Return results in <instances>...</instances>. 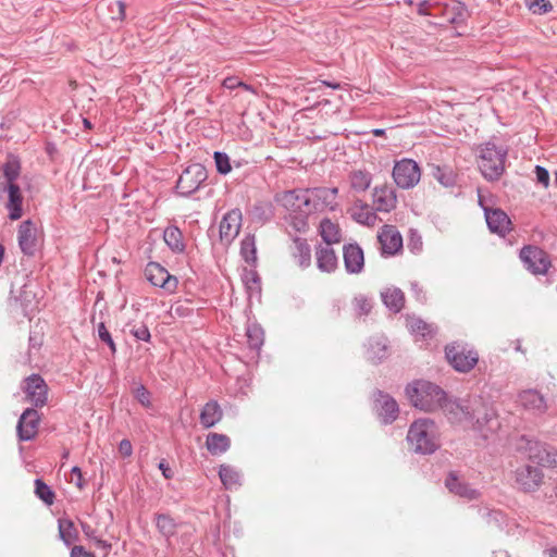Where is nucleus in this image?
<instances>
[{"label":"nucleus","instance_id":"obj_12","mask_svg":"<svg viewBox=\"0 0 557 557\" xmlns=\"http://www.w3.org/2000/svg\"><path fill=\"white\" fill-rule=\"evenodd\" d=\"M17 243L23 255L34 257L38 250V227L32 220L23 221L17 230Z\"/></svg>","mask_w":557,"mask_h":557},{"label":"nucleus","instance_id":"obj_48","mask_svg":"<svg viewBox=\"0 0 557 557\" xmlns=\"http://www.w3.org/2000/svg\"><path fill=\"white\" fill-rule=\"evenodd\" d=\"M524 4L534 14H545L553 10V5L547 0H524Z\"/></svg>","mask_w":557,"mask_h":557},{"label":"nucleus","instance_id":"obj_4","mask_svg":"<svg viewBox=\"0 0 557 557\" xmlns=\"http://www.w3.org/2000/svg\"><path fill=\"white\" fill-rule=\"evenodd\" d=\"M507 153L506 148L497 147L492 141L481 145L478 164L484 178L493 182L503 175Z\"/></svg>","mask_w":557,"mask_h":557},{"label":"nucleus","instance_id":"obj_25","mask_svg":"<svg viewBox=\"0 0 557 557\" xmlns=\"http://www.w3.org/2000/svg\"><path fill=\"white\" fill-rule=\"evenodd\" d=\"M317 267L321 272L332 273L337 269L338 259L334 249L329 245H318L315 247Z\"/></svg>","mask_w":557,"mask_h":557},{"label":"nucleus","instance_id":"obj_35","mask_svg":"<svg viewBox=\"0 0 557 557\" xmlns=\"http://www.w3.org/2000/svg\"><path fill=\"white\" fill-rule=\"evenodd\" d=\"M219 476L226 490H237L242 485L240 473L228 465L220 466Z\"/></svg>","mask_w":557,"mask_h":557},{"label":"nucleus","instance_id":"obj_6","mask_svg":"<svg viewBox=\"0 0 557 557\" xmlns=\"http://www.w3.org/2000/svg\"><path fill=\"white\" fill-rule=\"evenodd\" d=\"M543 467L523 465L515 471V483L519 491L523 493H534L540 490L544 483Z\"/></svg>","mask_w":557,"mask_h":557},{"label":"nucleus","instance_id":"obj_49","mask_svg":"<svg viewBox=\"0 0 557 557\" xmlns=\"http://www.w3.org/2000/svg\"><path fill=\"white\" fill-rule=\"evenodd\" d=\"M434 177L445 187H451L456 183V177L450 170L436 168Z\"/></svg>","mask_w":557,"mask_h":557},{"label":"nucleus","instance_id":"obj_53","mask_svg":"<svg viewBox=\"0 0 557 557\" xmlns=\"http://www.w3.org/2000/svg\"><path fill=\"white\" fill-rule=\"evenodd\" d=\"M97 331H98V336L101 339V342L106 343L109 346L112 354H115V351H116L115 343L103 322H100L98 324Z\"/></svg>","mask_w":557,"mask_h":557},{"label":"nucleus","instance_id":"obj_32","mask_svg":"<svg viewBox=\"0 0 557 557\" xmlns=\"http://www.w3.org/2000/svg\"><path fill=\"white\" fill-rule=\"evenodd\" d=\"M163 239L174 253H183L185 251L186 246L183 234L177 226H168L163 232Z\"/></svg>","mask_w":557,"mask_h":557},{"label":"nucleus","instance_id":"obj_9","mask_svg":"<svg viewBox=\"0 0 557 557\" xmlns=\"http://www.w3.org/2000/svg\"><path fill=\"white\" fill-rule=\"evenodd\" d=\"M446 358L458 372H469L478 363L479 356L473 350H466L459 345H449L445 349Z\"/></svg>","mask_w":557,"mask_h":557},{"label":"nucleus","instance_id":"obj_51","mask_svg":"<svg viewBox=\"0 0 557 557\" xmlns=\"http://www.w3.org/2000/svg\"><path fill=\"white\" fill-rule=\"evenodd\" d=\"M482 517L488 524H496L502 527L505 522V515L500 510L484 509L482 510Z\"/></svg>","mask_w":557,"mask_h":557},{"label":"nucleus","instance_id":"obj_29","mask_svg":"<svg viewBox=\"0 0 557 557\" xmlns=\"http://www.w3.org/2000/svg\"><path fill=\"white\" fill-rule=\"evenodd\" d=\"M383 304L393 312L398 313L405 306V295L398 287H387L381 293Z\"/></svg>","mask_w":557,"mask_h":557},{"label":"nucleus","instance_id":"obj_22","mask_svg":"<svg viewBox=\"0 0 557 557\" xmlns=\"http://www.w3.org/2000/svg\"><path fill=\"white\" fill-rule=\"evenodd\" d=\"M484 214L488 230L492 233L505 236L510 231L511 221L507 213L500 209L484 208Z\"/></svg>","mask_w":557,"mask_h":557},{"label":"nucleus","instance_id":"obj_60","mask_svg":"<svg viewBox=\"0 0 557 557\" xmlns=\"http://www.w3.org/2000/svg\"><path fill=\"white\" fill-rule=\"evenodd\" d=\"M71 473L73 475H75L76 478V482H75V485L78 487V488H83L84 487V480H83V473H82V470L79 467L75 466L71 469Z\"/></svg>","mask_w":557,"mask_h":557},{"label":"nucleus","instance_id":"obj_5","mask_svg":"<svg viewBox=\"0 0 557 557\" xmlns=\"http://www.w3.org/2000/svg\"><path fill=\"white\" fill-rule=\"evenodd\" d=\"M392 175L399 188L410 189L420 182L421 170L416 161L404 158L395 162Z\"/></svg>","mask_w":557,"mask_h":557},{"label":"nucleus","instance_id":"obj_43","mask_svg":"<svg viewBox=\"0 0 557 557\" xmlns=\"http://www.w3.org/2000/svg\"><path fill=\"white\" fill-rule=\"evenodd\" d=\"M157 528L166 537L172 536L176 530V523L169 515L160 513L157 516Z\"/></svg>","mask_w":557,"mask_h":557},{"label":"nucleus","instance_id":"obj_54","mask_svg":"<svg viewBox=\"0 0 557 557\" xmlns=\"http://www.w3.org/2000/svg\"><path fill=\"white\" fill-rule=\"evenodd\" d=\"M129 333L138 341L143 342H149L150 341V332L147 325L140 324V325H133L129 330Z\"/></svg>","mask_w":557,"mask_h":557},{"label":"nucleus","instance_id":"obj_61","mask_svg":"<svg viewBox=\"0 0 557 557\" xmlns=\"http://www.w3.org/2000/svg\"><path fill=\"white\" fill-rule=\"evenodd\" d=\"M414 236H416V233H413V232H412V233H411V237H410V242H409L408 246L410 247V249H411L412 251H414V250H421V248H422V240H421V237H420V236H418V237H417V239H416V238H414Z\"/></svg>","mask_w":557,"mask_h":557},{"label":"nucleus","instance_id":"obj_45","mask_svg":"<svg viewBox=\"0 0 557 557\" xmlns=\"http://www.w3.org/2000/svg\"><path fill=\"white\" fill-rule=\"evenodd\" d=\"M243 282L246 286L247 292L249 293V296L258 295L260 294L261 286H260V277L255 271H247L243 276Z\"/></svg>","mask_w":557,"mask_h":557},{"label":"nucleus","instance_id":"obj_8","mask_svg":"<svg viewBox=\"0 0 557 557\" xmlns=\"http://www.w3.org/2000/svg\"><path fill=\"white\" fill-rule=\"evenodd\" d=\"M275 201L290 212H311V198L308 189L285 190L275 195Z\"/></svg>","mask_w":557,"mask_h":557},{"label":"nucleus","instance_id":"obj_24","mask_svg":"<svg viewBox=\"0 0 557 557\" xmlns=\"http://www.w3.org/2000/svg\"><path fill=\"white\" fill-rule=\"evenodd\" d=\"M373 203L376 211L391 212L397 203L396 191L391 186H376L373 190Z\"/></svg>","mask_w":557,"mask_h":557},{"label":"nucleus","instance_id":"obj_41","mask_svg":"<svg viewBox=\"0 0 557 557\" xmlns=\"http://www.w3.org/2000/svg\"><path fill=\"white\" fill-rule=\"evenodd\" d=\"M240 255L248 263L257 259L256 239L251 234L246 235L240 243Z\"/></svg>","mask_w":557,"mask_h":557},{"label":"nucleus","instance_id":"obj_16","mask_svg":"<svg viewBox=\"0 0 557 557\" xmlns=\"http://www.w3.org/2000/svg\"><path fill=\"white\" fill-rule=\"evenodd\" d=\"M24 392L35 407H42L47 403L48 386L39 374H32L25 379Z\"/></svg>","mask_w":557,"mask_h":557},{"label":"nucleus","instance_id":"obj_58","mask_svg":"<svg viewBox=\"0 0 557 557\" xmlns=\"http://www.w3.org/2000/svg\"><path fill=\"white\" fill-rule=\"evenodd\" d=\"M158 468L162 472V475L165 479H172L174 476L173 470L170 468L169 463L163 459L159 462Z\"/></svg>","mask_w":557,"mask_h":557},{"label":"nucleus","instance_id":"obj_40","mask_svg":"<svg viewBox=\"0 0 557 557\" xmlns=\"http://www.w3.org/2000/svg\"><path fill=\"white\" fill-rule=\"evenodd\" d=\"M58 523L60 539L66 546H70L77 539V532L73 521L70 519H59Z\"/></svg>","mask_w":557,"mask_h":557},{"label":"nucleus","instance_id":"obj_26","mask_svg":"<svg viewBox=\"0 0 557 557\" xmlns=\"http://www.w3.org/2000/svg\"><path fill=\"white\" fill-rule=\"evenodd\" d=\"M445 485L450 493L458 495L460 497L467 499H475L479 497V492L470 487L469 484L460 481L455 472H450L447 475L445 480Z\"/></svg>","mask_w":557,"mask_h":557},{"label":"nucleus","instance_id":"obj_13","mask_svg":"<svg viewBox=\"0 0 557 557\" xmlns=\"http://www.w3.org/2000/svg\"><path fill=\"white\" fill-rule=\"evenodd\" d=\"M470 416L472 418H468V421H474L475 429L483 433L484 438L488 436L485 431L495 432L500 425L496 411L484 405L472 408Z\"/></svg>","mask_w":557,"mask_h":557},{"label":"nucleus","instance_id":"obj_46","mask_svg":"<svg viewBox=\"0 0 557 557\" xmlns=\"http://www.w3.org/2000/svg\"><path fill=\"white\" fill-rule=\"evenodd\" d=\"M213 158L218 173L226 175L231 172L232 166L227 153L222 151H215Z\"/></svg>","mask_w":557,"mask_h":557},{"label":"nucleus","instance_id":"obj_27","mask_svg":"<svg viewBox=\"0 0 557 557\" xmlns=\"http://www.w3.org/2000/svg\"><path fill=\"white\" fill-rule=\"evenodd\" d=\"M349 213L354 221L363 225H373L376 221V214L373 209L361 200L354 202Z\"/></svg>","mask_w":557,"mask_h":557},{"label":"nucleus","instance_id":"obj_36","mask_svg":"<svg viewBox=\"0 0 557 557\" xmlns=\"http://www.w3.org/2000/svg\"><path fill=\"white\" fill-rule=\"evenodd\" d=\"M320 235L325 245L331 246L341 242V230L337 224L330 219H323L320 222Z\"/></svg>","mask_w":557,"mask_h":557},{"label":"nucleus","instance_id":"obj_23","mask_svg":"<svg viewBox=\"0 0 557 557\" xmlns=\"http://www.w3.org/2000/svg\"><path fill=\"white\" fill-rule=\"evenodd\" d=\"M377 238L384 255L393 256L403 248V237L393 226L385 225Z\"/></svg>","mask_w":557,"mask_h":557},{"label":"nucleus","instance_id":"obj_37","mask_svg":"<svg viewBox=\"0 0 557 557\" xmlns=\"http://www.w3.org/2000/svg\"><path fill=\"white\" fill-rule=\"evenodd\" d=\"M295 252L294 256L297 259L299 267L308 268L311 264V249L307 240L300 237L294 238Z\"/></svg>","mask_w":557,"mask_h":557},{"label":"nucleus","instance_id":"obj_7","mask_svg":"<svg viewBox=\"0 0 557 557\" xmlns=\"http://www.w3.org/2000/svg\"><path fill=\"white\" fill-rule=\"evenodd\" d=\"M207 180V171L200 163L188 165L180 175L176 183V191L182 196H189L199 189Z\"/></svg>","mask_w":557,"mask_h":557},{"label":"nucleus","instance_id":"obj_38","mask_svg":"<svg viewBox=\"0 0 557 557\" xmlns=\"http://www.w3.org/2000/svg\"><path fill=\"white\" fill-rule=\"evenodd\" d=\"M247 344L250 349L259 351L264 342V332L259 324L250 323L246 327Z\"/></svg>","mask_w":557,"mask_h":557},{"label":"nucleus","instance_id":"obj_52","mask_svg":"<svg viewBox=\"0 0 557 557\" xmlns=\"http://www.w3.org/2000/svg\"><path fill=\"white\" fill-rule=\"evenodd\" d=\"M134 397L141 406L151 407V394L144 385L140 384L134 389Z\"/></svg>","mask_w":557,"mask_h":557},{"label":"nucleus","instance_id":"obj_19","mask_svg":"<svg viewBox=\"0 0 557 557\" xmlns=\"http://www.w3.org/2000/svg\"><path fill=\"white\" fill-rule=\"evenodd\" d=\"M7 194L8 201L5 208L8 210V216L12 221H16L23 215V196L18 184H10L4 187H0V195Z\"/></svg>","mask_w":557,"mask_h":557},{"label":"nucleus","instance_id":"obj_3","mask_svg":"<svg viewBox=\"0 0 557 557\" xmlns=\"http://www.w3.org/2000/svg\"><path fill=\"white\" fill-rule=\"evenodd\" d=\"M410 403L423 411H434L443 406L446 393L429 381H416L406 387Z\"/></svg>","mask_w":557,"mask_h":557},{"label":"nucleus","instance_id":"obj_20","mask_svg":"<svg viewBox=\"0 0 557 557\" xmlns=\"http://www.w3.org/2000/svg\"><path fill=\"white\" fill-rule=\"evenodd\" d=\"M345 270L349 274H359L364 268V256L362 248L354 243L343 247Z\"/></svg>","mask_w":557,"mask_h":557},{"label":"nucleus","instance_id":"obj_31","mask_svg":"<svg viewBox=\"0 0 557 557\" xmlns=\"http://www.w3.org/2000/svg\"><path fill=\"white\" fill-rule=\"evenodd\" d=\"M21 175V163L15 157H11L2 165V177L0 178V187L8 186L10 184H17L16 181Z\"/></svg>","mask_w":557,"mask_h":557},{"label":"nucleus","instance_id":"obj_47","mask_svg":"<svg viewBox=\"0 0 557 557\" xmlns=\"http://www.w3.org/2000/svg\"><path fill=\"white\" fill-rule=\"evenodd\" d=\"M108 12L112 21L122 22L125 18V4L120 0H112L108 3Z\"/></svg>","mask_w":557,"mask_h":557},{"label":"nucleus","instance_id":"obj_44","mask_svg":"<svg viewBox=\"0 0 557 557\" xmlns=\"http://www.w3.org/2000/svg\"><path fill=\"white\" fill-rule=\"evenodd\" d=\"M35 494L47 505L53 504L54 493L41 479L35 480Z\"/></svg>","mask_w":557,"mask_h":557},{"label":"nucleus","instance_id":"obj_10","mask_svg":"<svg viewBox=\"0 0 557 557\" xmlns=\"http://www.w3.org/2000/svg\"><path fill=\"white\" fill-rule=\"evenodd\" d=\"M524 267L533 274H545L550 267L548 255L539 247L525 246L520 251Z\"/></svg>","mask_w":557,"mask_h":557},{"label":"nucleus","instance_id":"obj_42","mask_svg":"<svg viewBox=\"0 0 557 557\" xmlns=\"http://www.w3.org/2000/svg\"><path fill=\"white\" fill-rule=\"evenodd\" d=\"M81 527L83 533L86 535V537L94 541V544L97 548L103 550L106 554H108L111 550V544L108 541L101 540L98 536H96V531L90 524L82 522Z\"/></svg>","mask_w":557,"mask_h":557},{"label":"nucleus","instance_id":"obj_39","mask_svg":"<svg viewBox=\"0 0 557 557\" xmlns=\"http://www.w3.org/2000/svg\"><path fill=\"white\" fill-rule=\"evenodd\" d=\"M350 186L355 191H366L372 182V176L368 171L357 170L351 172Z\"/></svg>","mask_w":557,"mask_h":557},{"label":"nucleus","instance_id":"obj_55","mask_svg":"<svg viewBox=\"0 0 557 557\" xmlns=\"http://www.w3.org/2000/svg\"><path fill=\"white\" fill-rule=\"evenodd\" d=\"M355 309L358 314H368L372 308L370 300L364 296H358L354 300Z\"/></svg>","mask_w":557,"mask_h":557},{"label":"nucleus","instance_id":"obj_64","mask_svg":"<svg viewBox=\"0 0 557 557\" xmlns=\"http://www.w3.org/2000/svg\"><path fill=\"white\" fill-rule=\"evenodd\" d=\"M293 225L298 232L305 231L308 226L307 221L304 218H295Z\"/></svg>","mask_w":557,"mask_h":557},{"label":"nucleus","instance_id":"obj_63","mask_svg":"<svg viewBox=\"0 0 557 557\" xmlns=\"http://www.w3.org/2000/svg\"><path fill=\"white\" fill-rule=\"evenodd\" d=\"M239 85H244V83L238 82L237 78H235V77H226L223 81V86L227 89H234L235 87H237Z\"/></svg>","mask_w":557,"mask_h":557},{"label":"nucleus","instance_id":"obj_30","mask_svg":"<svg viewBox=\"0 0 557 557\" xmlns=\"http://www.w3.org/2000/svg\"><path fill=\"white\" fill-rule=\"evenodd\" d=\"M223 417L222 409L218 401H208L200 412V423L203 428L209 429L215 425Z\"/></svg>","mask_w":557,"mask_h":557},{"label":"nucleus","instance_id":"obj_1","mask_svg":"<svg viewBox=\"0 0 557 557\" xmlns=\"http://www.w3.org/2000/svg\"><path fill=\"white\" fill-rule=\"evenodd\" d=\"M409 447L417 454L431 455L440 448L438 431L430 419L416 420L407 433Z\"/></svg>","mask_w":557,"mask_h":557},{"label":"nucleus","instance_id":"obj_56","mask_svg":"<svg viewBox=\"0 0 557 557\" xmlns=\"http://www.w3.org/2000/svg\"><path fill=\"white\" fill-rule=\"evenodd\" d=\"M535 174H536V180L540 184H542L543 186L547 187L548 184H549V173L548 171L541 166V165H536L535 166Z\"/></svg>","mask_w":557,"mask_h":557},{"label":"nucleus","instance_id":"obj_34","mask_svg":"<svg viewBox=\"0 0 557 557\" xmlns=\"http://www.w3.org/2000/svg\"><path fill=\"white\" fill-rule=\"evenodd\" d=\"M441 408L453 422L468 421V418H472L469 407H463L457 401L447 400L446 397Z\"/></svg>","mask_w":557,"mask_h":557},{"label":"nucleus","instance_id":"obj_14","mask_svg":"<svg viewBox=\"0 0 557 557\" xmlns=\"http://www.w3.org/2000/svg\"><path fill=\"white\" fill-rule=\"evenodd\" d=\"M39 422L40 416L36 409H25L21 414L16 425L18 440L22 442L34 440L38 433Z\"/></svg>","mask_w":557,"mask_h":557},{"label":"nucleus","instance_id":"obj_50","mask_svg":"<svg viewBox=\"0 0 557 557\" xmlns=\"http://www.w3.org/2000/svg\"><path fill=\"white\" fill-rule=\"evenodd\" d=\"M408 326L412 334L421 335L422 337L431 333V326L421 319H411Z\"/></svg>","mask_w":557,"mask_h":557},{"label":"nucleus","instance_id":"obj_21","mask_svg":"<svg viewBox=\"0 0 557 557\" xmlns=\"http://www.w3.org/2000/svg\"><path fill=\"white\" fill-rule=\"evenodd\" d=\"M520 406L534 416H542L547 410L544 396L536 389H527L518 395Z\"/></svg>","mask_w":557,"mask_h":557},{"label":"nucleus","instance_id":"obj_33","mask_svg":"<svg viewBox=\"0 0 557 557\" xmlns=\"http://www.w3.org/2000/svg\"><path fill=\"white\" fill-rule=\"evenodd\" d=\"M231 440L225 434L209 433L206 438V448L211 455H222L228 450Z\"/></svg>","mask_w":557,"mask_h":557},{"label":"nucleus","instance_id":"obj_17","mask_svg":"<svg viewBox=\"0 0 557 557\" xmlns=\"http://www.w3.org/2000/svg\"><path fill=\"white\" fill-rule=\"evenodd\" d=\"M308 190L311 198V211H319L325 208L335 210L337 206V188L317 187Z\"/></svg>","mask_w":557,"mask_h":557},{"label":"nucleus","instance_id":"obj_28","mask_svg":"<svg viewBox=\"0 0 557 557\" xmlns=\"http://www.w3.org/2000/svg\"><path fill=\"white\" fill-rule=\"evenodd\" d=\"M387 357V339L383 336L371 337L367 345V358L374 362H381Z\"/></svg>","mask_w":557,"mask_h":557},{"label":"nucleus","instance_id":"obj_2","mask_svg":"<svg viewBox=\"0 0 557 557\" xmlns=\"http://www.w3.org/2000/svg\"><path fill=\"white\" fill-rule=\"evenodd\" d=\"M515 449L528 460L543 468H557V450L534 436L520 435L515 443Z\"/></svg>","mask_w":557,"mask_h":557},{"label":"nucleus","instance_id":"obj_18","mask_svg":"<svg viewBox=\"0 0 557 557\" xmlns=\"http://www.w3.org/2000/svg\"><path fill=\"white\" fill-rule=\"evenodd\" d=\"M377 398L374 403L375 411L384 424L393 423L399 413L397 401L387 394L377 391Z\"/></svg>","mask_w":557,"mask_h":557},{"label":"nucleus","instance_id":"obj_59","mask_svg":"<svg viewBox=\"0 0 557 557\" xmlns=\"http://www.w3.org/2000/svg\"><path fill=\"white\" fill-rule=\"evenodd\" d=\"M71 557H95L91 553L85 550L83 546H74L71 550Z\"/></svg>","mask_w":557,"mask_h":557},{"label":"nucleus","instance_id":"obj_15","mask_svg":"<svg viewBox=\"0 0 557 557\" xmlns=\"http://www.w3.org/2000/svg\"><path fill=\"white\" fill-rule=\"evenodd\" d=\"M243 222L242 211L237 208L226 212L220 222V238L225 244H231L238 235Z\"/></svg>","mask_w":557,"mask_h":557},{"label":"nucleus","instance_id":"obj_57","mask_svg":"<svg viewBox=\"0 0 557 557\" xmlns=\"http://www.w3.org/2000/svg\"><path fill=\"white\" fill-rule=\"evenodd\" d=\"M119 451L124 457H129L133 454V446L128 440H122L119 444Z\"/></svg>","mask_w":557,"mask_h":557},{"label":"nucleus","instance_id":"obj_62","mask_svg":"<svg viewBox=\"0 0 557 557\" xmlns=\"http://www.w3.org/2000/svg\"><path fill=\"white\" fill-rule=\"evenodd\" d=\"M411 289L414 293L417 300L423 301L425 299V295L422 290V287L417 282L411 283Z\"/></svg>","mask_w":557,"mask_h":557},{"label":"nucleus","instance_id":"obj_11","mask_svg":"<svg viewBox=\"0 0 557 557\" xmlns=\"http://www.w3.org/2000/svg\"><path fill=\"white\" fill-rule=\"evenodd\" d=\"M145 276L153 286L161 287L170 294L177 289V277L171 275L165 268L157 262H149L146 265Z\"/></svg>","mask_w":557,"mask_h":557}]
</instances>
